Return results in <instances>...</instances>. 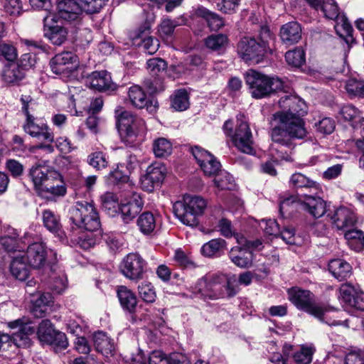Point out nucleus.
Masks as SVG:
<instances>
[{"instance_id":"f257e3e1","label":"nucleus","mask_w":364,"mask_h":364,"mask_svg":"<svg viewBox=\"0 0 364 364\" xmlns=\"http://www.w3.org/2000/svg\"><path fill=\"white\" fill-rule=\"evenodd\" d=\"M279 104L284 110L273 115V120L277 125L272 130V149L277 151L282 159L292 161L295 139H303L307 134L300 117L306 113V105L299 97L287 95L281 97Z\"/></svg>"},{"instance_id":"f03ea898","label":"nucleus","mask_w":364,"mask_h":364,"mask_svg":"<svg viewBox=\"0 0 364 364\" xmlns=\"http://www.w3.org/2000/svg\"><path fill=\"white\" fill-rule=\"evenodd\" d=\"M274 39L269 28L266 26H262L259 31V41L254 38H243L237 45L238 55L247 63H259L267 54L273 53L270 43L274 41Z\"/></svg>"},{"instance_id":"7ed1b4c3","label":"nucleus","mask_w":364,"mask_h":364,"mask_svg":"<svg viewBox=\"0 0 364 364\" xmlns=\"http://www.w3.org/2000/svg\"><path fill=\"white\" fill-rule=\"evenodd\" d=\"M7 326L13 330V332L9 335L0 331V350L8 348L12 343L18 347L26 348L30 346L29 336L36 331L30 318L25 316L19 318L8 322Z\"/></svg>"},{"instance_id":"20e7f679","label":"nucleus","mask_w":364,"mask_h":364,"mask_svg":"<svg viewBox=\"0 0 364 364\" xmlns=\"http://www.w3.org/2000/svg\"><path fill=\"white\" fill-rule=\"evenodd\" d=\"M207 207L206 200L198 196L186 195L182 201L176 202L173 205L176 216L184 225L196 226Z\"/></svg>"},{"instance_id":"39448f33","label":"nucleus","mask_w":364,"mask_h":364,"mask_svg":"<svg viewBox=\"0 0 364 364\" xmlns=\"http://www.w3.org/2000/svg\"><path fill=\"white\" fill-rule=\"evenodd\" d=\"M246 84L252 97L261 99L283 88V81L277 77L268 76L255 70H249L245 75Z\"/></svg>"},{"instance_id":"423d86ee","label":"nucleus","mask_w":364,"mask_h":364,"mask_svg":"<svg viewBox=\"0 0 364 364\" xmlns=\"http://www.w3.org/2000/svg\"><path fill=\"white\" fill-rule=\"evenodd\" d=\"M69 213L73 224L79 229L92 232L100 227V217L92 203L77 201Z\"/></svg>"},{"instance_id":"0eeeda50","label":"nucleus","mask_w":364,"mask_h":364,"mask_svg":"<svg viewBox=\"0 0 364 364\" xmlns=\"http://www.w3.org/2000/svg\"><path fill=\"white\" fill-rule=\"evenodd\" d=\"M22 103V112L26 116L23 124L24 131L32 137L46 141H53V134L46 123L42 119L35 117L31 113V105L33 100L29 95H22L21 97Z\"/></svg>"},{"instance_id":"6e6552de","label":"nucleus","mask_w":364,"mask_h":364,"mask_svg":"<svg viewBox=\"0 0 364 364\" xmlns=\"http://www.w3.org/2000/svg\"><path fill=\"white\" fill-rule=\"evenodd\" d=\"M232 129V122L227 120L223 125L225 134L232 138L235 146L240 151L245 154H252L254 152L252 134L244 115H237L236 129L234 132Z\"/></svg>"},{"instance_id":"1a4fd4ad","label":"nucleus","mask_w":364,"mask_h":364,"mask_svg":"<svg viewBox=\"0 0 364 364\" xmlns=\"http://www.w3.org/2000/svg\"><path fill=\"white\" fill-rule=\"evenodd\" d=\"M290 301L299 310L304 311L314 316L321 321H323L325 314L328 308L315 301L314 294L305 289L299 287H292L288 290Z\"/></svg>"},{"instance_id":"9d476101","label":"nucleus","mask_w":364,"mask_h":364,"mask_svg":"<svg viewBox=\"0 0 364 364\" xmlns=\"http://www.w3.org/2000/svg\"><path fill=\"white\" fill-rule=\"evenodd\" d=\"M117 126L123 140L129 146H132L137 136L143 135L146 130L144 121L127 111L117 117Z\"/></svg>"},{"instance_id":"9b49d317","label":"nucleus","mask_w":364,"mask_h":364,"mask_svg":"<svg viewBox=\"0 0 364 364\" xmlns=\"http://www.w3.org/2000/svg\"><path fill=\"white\" fill-rule=\"evenodd\" d=\"M223 277L220 275L205 276L198 279L191 287V291L196 296L210 299H218L225 297L221 284Z\"/></svg>"},{"instance_id":"f8f14e48","label":"nucleus","mask_w":364,"mask_h":364,"mask_svg":"<svg viewBox=\"0 0 364 364\" xmlns=\"http://www.w3.org/2000/svg\"><path fill=\"white\" fill-rule=\"evenodd\" d=\"M37 336L43 344L53 346L60 349L66 348L68 344L65 334L55 330L53 323L47 319L39 323Z\"/></svg>"},{"instance_id":"ddd939ff","label":"nucleus","mask_w":364,"mask_h":364,"mask_svg":"<svg viewBox=\"0 0 364 364\" xmlns=\"http://www.w3.org/2000/svg\"><path fill=\"white\" fill-rule=\"evenodd\" d=\"M146 262L138 253H129L122 260L120 270L127 279L139 281L146 271Z\"/></svg>"},{"instance_id":"4468645a","label":"nucleus","mask_w":364,"mask_h":364,"mask_svg":"<svg viewBox=\"0 0 364 364\" xmlns=\"http://www.w3.org/2000/svg\"><path fill=\"white\" fill-rule=\"evenodd\" d=\"M338 299L346 308L364 311V291L348 283L341 284L338 290Z\"/></svg>"},{"instance_id":"2eb2a0df","label":"nucleus","mask_w":364,"mask_h":364,"mask_svg":"<svg viewBox=\"0 0 364 364\" xmlns=\"http://www.w3.org/2000/svg\"><path fill=\"white\" fill-rule=\"evenodd\" d=\"M18 237V233L13 228L9 229L8 234L0 236V252L6 251L14 255L18 252L25 250L27 244L33 240V234L28 232H26L21 238Z\"/></svg>"},{"instance_id":"dca6fc26","label":"nucleus","mask_w":364,"mask_h":364,"mask_svg":"<svg viewBox=\"0 0 364 364\" xmlns=\"http://www.w3.org/2000/svg\"><path fill=\"white\" fill-rule=\"evenodd\" d=\"M79 65L77 56L72 52H63L55 55L50 62L52 71L57 74L70 73Z\"/></svg>"},{"instance_id":"f3484780","label":"nucleus","mask_w":364,"mask_h":364,"mask_svg":"<svg viewBox=\"0 0 364 364\" xmlns=\"http://www.w3.org/2000/svg\"><path fill=\"white\" fill-rule=\"evenodd\" d=\"M55 16L49 14L43 17L45 36L54 45L60 46L67 39L68 29L57 22Z\"/></svg>"},{"instance_id":"a211bd4d","label":"nucleus","mask_w":364,"mask_h":364,"mask_svg":"<svg viewBox=\"0 0 364 364\" xmlns=\"http://www.w3.org/2000/svg\"><path fill=\"white\" fill-rule=\"evenodd\" d=\"M58 16L67 22L78 24L82 10L77 0H59L57 3Z\"/></svg>"},{"instance_id":"6ab92c4d","label":"nucleus","mask_w":364,"mask_h":364,"mask_svg":"<svg viewBox=\"0 0 364 364\" xmlns=\"http://www.w3.org/2000/svg\"><path fill=\"white\" fill-rule=\"evenodd\" d=\"M25 251V258L28 265L33 269H39L46 264L47 259L46 247L43 242L28 243Z\"/></svg>"},{"instance_id":"aec40b11","label":"nucleus","mask_w":364,"mask_h":364,"mask_svg":"<svg viewBox=\"0 0 364 364\" xmlns=\"http://www.w3.org/2000/svg\"><path fill=\"white\" fill-rule=\"evenodd\" d=\"M165 168L164 166L155 164L149 166L146 174L141 178V188L147 191L152 192L156 186H159L164 178Z\"/></svg>"},{"instance_id":"412c9836","label":"nucleus","mask_w":364,"mask_h":364,"mask_svg":"<svg viewBox=\"0 0 364 364\" xmlns=\"http://www.w3.org/2000/svg\"><path fill=\"white\" fill-rule=\"evenodd\" d=\"M143 206L144 201L141 196L134 193L126 203H120L119 215L124 223H129L141 212Z\"/></svg>"},{"instance_id":"4be33fe9","label":"nucleus","mask_w":364,"mask_h":364,"mask_svg":"<svg viewBox=\"0 0 364 364\" xmlns=\"http://www.w3.org/2000/svg\"><path fill=\"white\" fill-rule=\"evenodd\" d=\"M67 192V188L60 174L58 173V177L49 180L41 188L38 194L49 200H55L58 198L63 197Z\"/></svg>"},{"instance_id":"5701e85b","label":"nucleus","mask_w":364,"mask_h":364,"mask_svg":"<svg viewBox=\"0 0 364 364\" xmlns=\"http://www.w3.org/2000/svg\"><path fill=\"white\" fill-rule=\"evenodd\" d=\"M86 84L92 89L98 91L114 90L110 74L106 70L95 71L87 77Z\"/></svg>"},{"instance_id":"b1692460","label":"nucleus","mask_w":364,"mask_h":364,"mask_svg":"<svg viewBox=\"0 0 364 364\" xmlns=\"http://www.w3.org/2000/svg\"><path fill=\"white\" fill-rule=\"evenodd\" d=\"M29 176L38 193L41 188L49 180H53V178H58V172L50 170L48 167L44 166L36 165L32 166L31 168Z\"/></svg>"},{"instance_id":"393cba45","label":"nucleus","mask_w":364,"mask_h":364,"mask_svg":"<svg viewBox=\"0 0 364 364\" xmlns=\"http://www.w3.org/2000/svg\"><path fill=\"white\" fill-rule=\"evenodd\" d=\"M25 250L18 252L11 256L10 272L11 275L19 281H25L29 276L30 267L25 258Z\"/></svg>"},{"instance_id":"a878e982","label":"nucleus","mask_w":364,"mask_h":364,"mask_svg":"<svg viewBox=\"0 0 364 364\" xmlns=\"http://www.w3.org/2000/svg\"><path fill=\"white\" fill-rule=\"evenodd\" d=\"M331 220L337 229L343 231L352 228L356 221L354 213L345 207L336 209L331 216Z\"/></svg>"},{"instance_id":"bb28decb","label":"nucleus","mask_w":364,"mask_h":364,"mask_svg":"<svg viewBox=\"0 0 364 364\" xmlns=\"http://www.w3.org/2000/svg\"><path fill=\"white\" fill-rule=\"evenodd\" d=\"M32 299L31 300V311L35 317L42 318L46 316L48 307L53 301V298L49 293H30Z\"/></svg>"},{"instance_id":"cd10ccee","label":"nucleus","mask_w":364,"mask_h":364,"mask_svg":"<svg viewBox=\"0 0 364 364\" xmlns=\"http://www.w3.org/2000/svg\"><path fill=\"white\" fill-rule=\"evenodd\" d=\"M228 255L232 262L240 268H248L252 265L253 254L246 248L242 247H232Z\"/></svg>"},{"instance_id":"c85d7f7f","label":"nucleus","mask_w":364,"mask_h":364,"mask_svg":"<svg viewBox=\"0 0 364 364\" xmlns=\"http://www.w3.org/2000/svg\"><path fill=\"white\" fill-rule=\"evenodd\" d=\"M302 205L306 210L315 218L323 216L326 213V203L318 196L305 195Z\"/></svg>"},{"instance_id":"c756f323","label":"nucleus","mask_w":364,"mask_h":364,"mask_svg":"<svg viewBox=\"0 0 364 364\" xmlns=\"http://www.w3.org/2000/svg\"><path fill=\"white\" fill-rule=\"evenodd\" d=\"M159 215L150 211L142 213L136 220V225L139 231L144 235H151L159 223Z\"/></svg>"},{"instance_id":"7c9ffc66","label":"nucleus","mask_w":364,"mask_h":364,"mask_svg":"<svg viewBox=\"0 0 364 364\" xmlns=\"http://www.w3.org/2000/svg\"><path fill=\"white\" fill-rule=\"evenodd\" d=\"M280 36L282 41L287 44L296 43L301 37V28L297 22H289L281 28Z\"/></svg>"},{"instance_id":"2f4dec72","label":"nucleus","mask_w":364,"mask_h":364,"mask_svg":"<svg viewBox=\"0 0 364 364\" xmlns=\"http://www.w3.org/2000/svg\"><path fill=\"white\" fill-rule=\"evenodd\" d=\"M117 296L122 309L129 313H134L136 309L137 299L134 292L124 286L117 289Z\"/></svg>"},{"instance_id":"473e14b6","label":"nucleus","mask_w":364,"mask_h":364,"mask_svg":"<svg viewBox=\"0 0 364 364\" xmlns=\"http://www.w3.org/2000/svg\"><path fill=\"white\" fill-rule=\"evenodd\" d=\"M93 342L95 349L105 357L112 355L114 345L112 340L106 333L98 331L93 335Z\"/></svg>"},{"instance_id":"72a5a7b5","label":"nucleus","mask_w":364,"mask_h":364,"mask_svg":"<svg viewBox=\"0 0 364 364\" xmlns=\"http://www.w3.org/2000/svg\"><path fill=\"white\" fill-rule=\"evenodd\" d=\"M328 270L335 278L343 280L350 277L352 267L349 263L341 259H334L329 262Z\"/></svg>"},{"instance_id":"f704fd0d","label":"nucleus","mask_w":364,"mask_h":364,"mask_svg":"<svg viewBox=\"0 0 364 364\" xmlns=\"http://www.w3.org/2000/svg\"><path fill=\"white\" fill-rule=\"evenodd\" d=\"M102 208L111 217L119 215L120 204L117 196L112 192H106L100 196Z\"/></svg>"},{"instance_id":"c9c22d12","label":"nucleus","mask_w":364,"mask_h":364,"mask_svg":"<svg viewBox=\"0 0 364 364\" xmlns=\"http://www.w3.org/2000/svg\"><path fill=\"white\" fill-rule=\"evenodd\" d=\"M24 77V71L16 63H9L5 66L3 70V80L9 85L18 84Z\"/></svg>"},{"instance_id":"e433bc0d","label":"nucleus","mask_w":364,"mask_h":364,"mask_svg":"<svg viewBox=\"0 0 364 364\" xmlns=\"http://www.w3.org/2000/svg\"><path fill=\"white\" fill-rule=\"evenodd\" d=\"M225 250H227V242L222 238L213 239L201 247L202 254L209 257L219 256Z\"/></svg>"},{"instance_id":"4c0bfd02","label":"nucleus","mask_w":364,"mask_h":364,"mask_svg":"<svg viewBox=\"0 0 364 364\" xmlns=\"http://www.w3.org/2000/svg\"><path fill=\"white\" fill-rule=\"evenodd\" d=\"M344 237L349 247L356 252H360L364 248V233L357 229L349 228L344 231Z\"/></svg>"},{"instance_id":"58836bf2","label":"nucleus","mask_w":364,"mask_h":364,"mask_svg":"<svg viewBox=\"0 0 364 364\" xmlns=\"http://www.w3.org/2000/svg\"><path fill=\"white\" fill-rule=\"evenodd\" d=\"M179 26L176 19L164 18L159 26V36L164 41L171 43L173 39L174 30Z\"/></svg>"},{"instance_id":"ea45409f","label":"nucleus","mask_w":364,"mask_h":364,"mask_svg":"<svg viewBox=\"0 0 364 364\" xmlns=\"http://www.w3.org/2000/svg\"><path fill=\"white\" fill-rule=\"evenodd\" d=\"M196 14L206 21L208 26L213 31L219 30L224 24L222 18L204 7H199Z\"/></svg>"},{"instance_id":"a19ab883","label":"nucleus","mask_w":364,"mask_h":364,"mask_svg":"<svg viewBox=\"0 0 364 364\" xmlns=\"http://www.w3.org/2000/svg\"><path fill=\"white\" fill-rule=\"evenodd\" d=\"M128 96L132 105L139 109L144 108L148 103L146 93L138 85H133L129 87Z\"/></svg>"},{"instance_id":"79ce46f5","label":"nucleus","mask_w":364,"mask_h":364,"mask_svg":"<svg viewBox=\"0 0 364 364\" xmlns=\"http://www.w3.org/2000/svg\"><path fill=\"white\" fill-rule=\"evenodd\" d=\"M43 222L44 226L51 232L59 234L61 230L60 217L50 210L43 212Z\"/></svg>"},{"instance_id":"37998d69","label":"nucleus","mask_w":364,"mask_h":364,"mask_svg":"<svg viewBox=\"0 0 364 364\" xmlns=\"http://www.w3.org/2000/svg\"><path fill=\"white\" fill-rule=\"evenodd\" d=\"M189 105V97L185 90H178L171 97V106L176 111H184Z\"/></svg>"},{"instance_id":"c03bdc74","label":"nucleus","mask_w":364,"mask_h":364,"mask_svg":"<svg viewBox=\"0 0 364 364\" xmlns=\"http://www.w3.org/2000/svg\"><path fill=\"white\" fill-rule=\"evenodd\" d=\"M215 186L220 190H232L235 187L233 177L228 172L220 170L214 175Z\"/></svg>"},{"instance_id":"a18cd8bd","label":"nucleus","mask_w":364,"mask_h":364,"mask_svg":"<svg viewBox=\"0 0 364 364\" xmlns=\"http://www.w3.org/2000/svg\"><path fill=\"white\" fill-rule=\"evenodd\" d=\"M289 183L290 185L294 188L318 189V185L314 181L301 173L292 174Z\"/></svg>"},{"instance_id":"49530a36","label":"nucleus","mask_w":364,"mask_h":364,"mask_svg":"<svg viewBox=\"0 0 364 364\" xmlns=\"http://www.w3.org/2000/svg\"><path fill=\"white\" fill-rule=\"evenodd\" d=\"M136 39H141L138 46H140L145 53L152 55L155 53L159 48V41L152 36H146L145 33H140L136 36Z\"/></svg>"},{"instance_id":"de8ad7c7","label":"nucleus","mask_w":364,"mask_h":364,"mask_svg":"<svg viewBox=\"0 0 364 364\" xmlns=\"http://www.w3.org/2000/svg\"><path fill=\"white\" fill-rule=\"evenodd\" d=\"M313 350L310 347H302L289 357V364H310L312 360Z\"/></svg>"},{"instance_id":"09e8293b","label":"nucleus","mask_w":364,"mask_h":364,"mask_svg":"<svg viewBox=\"0 0 364 364\" xmlns=\"http://www.w3.org/2000/svg\"><path fill=\"white\" fill-rule=\"evenodd\" d=\"M153 151L156 157H166L171 154L172 144L166 138H158L154 141Z\"/></svg>"},{"instance_id":"8fccbe9b","label":"nucleus","mask_w":364,"mask_h":364,"mask_svg":"<svg viewBox=\"0 0 364 364\" xmlns=\"http://www.w3.org/2000/svg\"><path fill=\"white\" fill-rule=\"evenodd\" d=\"M173 260L176 265L183 269H193L196 267L191 256L181 248L175 250Z\"/></svg>"},{"instance_id":"3c124183","label":"nucleus","mask_w":364,"mask_h":364,"mask_svg":"<svg viewBox=\"0 0 364 364\" xmlns=\"http://www.w3.org/2000/svg\"><path fill=\"white\" fill-rule=\"evenodd\" d=\"M221 284L223 285V290L225 291V296L232 297L235 296L238 291V282L235 275L226 276L220 275Z\"/></svg>"},{"instance_id":"603ef678","label":"nucleus","mask_w":364,"mask_h":364,"mask_svg":"<svg viewBox=\"0 0 364 364\" xmlns=\"http://www.w3.org/2000/svg\"><path fill=\"white\" fill-rule=\"evenodd\" d=\"M138 291L140 297L146 303L155 301L156 294L152 284L149 282H143L138 287Z\"/></svg>"},{"instance_id":"864d4df0","label":"nucleus","mask_w":364,"mask_h":364,"mask_svg":"<svg viewBox=\"0 0 364 364\" xmlns=\"http://www.w3.org/2000/svg\"><path fill=\"white\" fill-rule=\"evenodd\" d=\"M285 59L288 65L297 68L301 66L305 62V54L302 49L296 48L287 51Z\"/></svg>"},{"instance_id":"5fc2aeb1","label":"nucleus","mask_w":364,"mask_h":364,"mask_svg":"<svg viewBox=\"0 0 364 364\" xmlns=\"http://www.w3.org/2000/svg\"><path fill=\"white\" fill-rule=\"evenodd\" d=\"M324 16L331 20L339 21L338 7L335 0H325L319 7Z\"/></svg>"},{"instance_id":"6e6d98bb","label":"nucleus","mask_w":364,"mask_h":364,"mask_svg":"<svg viewBox=\"0 0 364 364\" xmlns=\"http://www.w3.org/2000/svg\"><path fill=\"white\" fill-rule=\"evenodd\" d=\"M347 92L353 96L364 97V81L356 78H350L346 83Z\"/></svg>"},{"instance_id":"4d7b16f0","label":"nucleus","mask_w":364,"mask_h":364,"mask_svg":"<svg viewBox=\"0 0 364 364\" xmlns=\"http://www.w3.org/2000/svg\"><path fill=\"white\" fill-rule=\"evenodd\" d=\"M228 42V38L223 34L211 35L205 40V46L213 50H220Z\"/></svg>"},{"instance_id":"13d9d810","label":"nucleus","mask_w":364,"mask_h":364,"mask_svg":"<svg viewBox=\"0 0 364 364\" xmlns=\"http://www.w3.org/2000/svg\"><path fill=\"white\" fill-rule=\"evenodd\" d=\"M200 167L206 176H212L220 170V163L211 154V159H205Z\"/></svg>"},{"instance_id":"bf43d9fd","label":"nucleus","mask_w":364,"mask_h":364,"mask_svg":"<svg viewBox=\"0 0 364 364\" xmlns=\"http://www.w3.org/2000/svg\"><path fill=\"white\" fill-rule=\"evenodd\" d=\"M200 167L206 176H212L220 170V163L211 154V159H205Z\"/></svg>"},{"instance_id":"052dcab7","label":"nucleus","mask_w":364,"mask_h":364,"mask_svg":"<svg viewBox=\"0 0 364 364\" xmlns=\"http://www.w3.org/2000/svg\"><path fill=\"white\" fill-rule=\"evenodd\" d=\"M87 161L90 166L97 170L106 168L108 164L105 155L101 151L91 154L88 156Z\"/></svg>"},{"instance_id":"680f3d73","label":"nucleus","mask_w":364,"mask_h":364,"mask_svg":"<svg viewBox=\"0 0 364 364\" xmlns=\"http://www.w3.org/2000/svg\"><path fill=\"white\" fill-rule=\"evenodd\" d=\"M17 58L16 48L9 43L0 44V61H14Z\"/></svg>"},{"instance_id":"e2e57ef3","label":"nucleus","mask_w":364,"mask_h":364,"mask_svg":"<svg viewBox=\"0 0 364 364\" xmlns=\"http://www.w3.org/2000/svg\"><path fill=\"white\" fill-rule=\"evenodd\" d=\"M146 65L147 69L153 75H156L160 73L164 72L167 67L166 61L161 58L149 59Z\"/></svg>"},{"instance_id":"0e129e2a","label":"nucleus","mask_w":364,"mask_h":364,"mask_svg":"<svg viewBox=\"0 0 364 364\" xmlns=\"http://www.w3.org/2000/svg\"><path fill=\"white\" fill-rule=\"evenodd\" d=\"M260 227L268 235L278 237L280 233V228L275 220H262L260 223Z\"/></svg>"},{"instance_id":"69168bd1","label":"nucleus","mask_w":364,"mask_h":364,"mask_svg":"<svg viewBox=\"0 0 364 364\" xmlns=\"http://www.w3.org/2000/svg\"><path fill=\"white\" fill-rule=\"evenodd\" d=\"M4 8L8 14L14 16H19L23 11L21 0H5Z\"/></svg>"},{"instance_id":"338daca9","label":"nucleus","mask_w":364,"mask_h":364,"mask_svg":"<svg viewBox=\"0 0 364 364\" xmlns=\"http://www.w3.org/2000/svg\"><path fill=\"white\" fill-rule=\"evenodd\" d=\"M36 63V55L28 53L23 54L16 63L26 73V70L32 68Z\"/></svg>"},{"instance_id":"774afa93","label":"nucleus","mask_w":364,"mask_h":364,"mask_svg":"<svg viewBox=\"0 0 364 364\" xmlns=\"http://www.w3.org/2000/svg\"><path fill=\"white\" fill-rule=\"evenodd\" d=\"M316 130L323 134H331L335 129L334 121L329 117H324L316 124Z\"/></svg>"}]
</instances>
